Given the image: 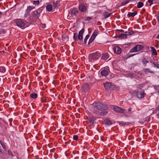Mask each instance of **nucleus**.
Masks as SVG:
<instances>
[{
  "label": "nucleus",
  "instance_id": "c85d7f7f",
  "mask_svg": "<svg viewBox=\"0 0 159 159\" xmlns=\"http://www.w3.org/2000/svg\"><path fill=\"white\" fill-rule=\"evenodd\" d=\"M137 91L138 90L132 91L130 92V93L131 94L135 96L137 95Z\"/></svg>",
  "mask_w": 159,
  "mask_h": 159
},
{
  "label": "nucleus",
  "instance_id": "f257e3e1",
  "mask_svg": "<svg viewBox=\"0 0 159 159\" xmlns=\"http://www.w3.org/2000/svg\"><path fill=\"white\" fill-rule=\"evenodd\" d=\"M93 106L97 109L99 111H106L108 107L106 104L102 103L99 102H96L93 104Z\"/></svg>",
  "mask_w": 159,
  "mask_h": 159
},
{
  "label": "nucleus",
  "instance_id": "a18cd8bd",
  "mask_svg": "<svg viewBox=\"0 0 159 159\" xmlns=\"http://www.w3.org/2000/svg\"><path fill=\"white\" fill-rule=\"evenodd\" d=\"M92 17H88L86 18L85 20H86L89 21L92 19Z\"/></svg>",
  "mask_w": 159,
  "mask_h": 159
},
{
  "label": "nucleus",
  "instance_id": "473e14b6",
  "mask_svg": "<svg viewBox=\"0 0 159 159\" xmlns=\"http://www.w3.org/2000/svg\"><path fill=\"white\" fill-rule=\"evenodd\" d=\"M94 39L95 38H94L91 36L89 41L88 44H89L92 43Z\"/></svg>",
  "mask_w": 159,
  "mask_h": 159
},
{
  "label": "nucleus",
  "instance_id": "052dcab7",
  "mask_svg": "<svg viewBox=\"0 0 159 159\" xmlns=\"http://www.w3.org/2000/svg\"><path fill=\"white\" fill-rule=\"evenodd\" d=\"M143 12H144L145 11V9H143Z\"/></svg>",
  "mask_w": 159,
  "mask_h": 159
},
{
  "label": "nucleus",
  "instance_id": "603ef678",
  "mask_svg": "<svg viewBox=\"0 0 159 159\" xmlns=\"http://www.w3.org/2000/svg\"><path fill=\"white\" fill-rule=\"evenodd\" d=\"M150 62L151 63L153 64H154V63H155L154 62V61L152 60L150 61Z\"/></svg>",
  "mask_w": 159,
  "mask_h": 159
},
{
  "label": "nucleus",
  "instance_id": "f8f14e48",
  "mask_svg": "<svg viewBox=\"0 0 159 159\" xmlns=\"http://www.w3.org/2000/svg\"><path fill=\"white\" fill-rule=\"evenodd\" d=\"M60 1L57 0L56 1H54L53 2L52 6L54 8H58L60 6Z\"/></svg>",
  "mask_w": 159,
  "mask_h": 159
},
{
  "label": "nucleus",
  "instance_id": "c756f323",
  "mask_svg": "<svg viewBox=\"0 0 159 159\" xmlns=\"http://www.w3.org/2000/svg\"><path fill=\"white\" fill-rule=\"evenodd\" d=\"M78 36V34L76 33H74L73 39L75 41H77L78 40V39L77 37Z\"/></svg>",
  "mask_w": 159,
  "mask_h": 159
},
{
  "label": "nucleus",
  "instance_id": "cd10ccee",
  "mask_svg": "<svg viewBox=\"0 0 159 159\" xmlns=\"http://www.w3.org/2000/svg\"><path fill=\"white\" fill-rule=\"evenodd\" d=\"M6 69L3 66H0V72L2 73H4L6 72Z\"/></svg>",
  "mask_w": 159,
  "mask_h": 159
},
{
  "label": "nucleus",
  "instance_id": "9b49d317",
  "mask_svg": "<svg viewBox=\"0 0 159 159\" xmlns=\"http://www.w3.org/2000/svg\"><path fill=\"white\" fill-rule=\"evenodd\" d=\"M145 95L144 91H137V97L139 98H142L144 97Z\"/></svg>",
  "mask_w": 159,
  "mask_h": 159
},
{
  "label": "nucleus",
  "instance_id": "4468645a",
  "mask_svg": "<svg viewBox=\"0 0 159 159\" xmlns=\"http://www.w3.org/2000/svg\"><path fill=\"white\" fill-rule=\"evenodd\" d=\"M82 89L83 91L87 92L89 89V86L88 84H84L82 87Z\"/></svg>",
  "mask_w": 159,
  "mask_h": 159
},
{
  "label": "nucleus",
  "instance_id": "f03ea898",
  "mask_svg": "<svg viewBox=\"0 0 159 159\" xmlns=\"http://www.w3.org/2000/svg\"><path fill=\"white\" fill-rule=\"evenodd\" d=\"M16 25L22 29H24L28 26V25L27 24L26 21H24L23 20L21 19H18L16 21Z\"/></svg>",
  "mask_w": 159,
  "mask_h": 159
},
{
  "label": "nucleus",
  "instance_id": "338daca9",
  "mask_svg": "<svg viewBox=\"0 0 159 159\" xmlns=\"http://www.w3.org/2000/svg\"><path fill=\"white\" fill-rule=\"evenodd\" d=\"M2 12H1V11H0V15H1L2 14Z\"/></svg>",
  "mask_w": 159,
  "mask_h": 159
},
{
  "label": "nucleus",
  "instance_id": "a211bd4d",
  "mask_svg": "<svg viewBox=\"0 0 159 159\" xmlns=\"http://www.w3.org/2000/svg\"><path fill=\"white\" fill-rule=\"evenodd\" d=\"M109 57L108 54L105 53L103 54L102 57V58L103 60H106Z\"/></svg>",
  "mask_w": 159,
  "mask_h": 159
},
{
  "label": "nucleus",
  "instance_id": "6e6d98bb",
  "mask_svg": "<svg viewBox=\"0 0 159 159\" xmlns=\"http://www.w3.org/2000/svg\"><path fill=\"white\" fill-rule=\"evenodd\" d=\"M156 67L157 68L159 69V64H157V65Z\"/></svg>",
  "mask_w": 159,
  "mask_h": 159
},
{
  "label": "nucleus",
  "instance_id": "de8ad7c7",
  "mask_svg": "<svg viewBox=\"0 0 159 159\" xmlns=\"http://www.w3.org/2000/svg\"><path fill=\"white\" fill-rule=\"evenodd\" d=\"M29 13H28L27 12H25V13L24 15V16L25 17H26L28 16Z\"/></svg>",
  "mask_w": 159,
  "mask_h": 159
},
{
  "label": "nucleus",
  "instance_id": "0eeeda50",
  "mask_svg": "<svg viewBox=\"0 0 159 159\" xmlns=\"http://www.w3.org/2000/svg\"><path fill=\"white\" fill-rule=\"evenodd\" d=\"M42 11V9L41 8H39L37 10L34 11L33 12V16L35 17V19L39 18L40 16V14Z\"/></svg>",
  "mask_w": 159,
  "mask_h": 159
},
{
  "label": "nucleus",
  "instance_id": "c03bdc74",
  "mask_svg": "<svg viewBox=\"0 0 159 159\" xmlns=\"http://www.w3.org/2000/svg\"><path fill=\"white\" fill-rule=\"evenodd\" d=\"M150 117L149 116L148 117L146 118V120H145V121H146L147 122H148L150 120Z\"/></svg>",
  "mask_w": 159,
  "mask_h": 159
},
{
  "label": "nucleus",
  "instance_id": "3c124183",
  "mask_svg": "<svg viewBox=\"0 0 159 159\" xmlns=\"http://www.w3.org/2000/svg\"><path fill=\"white\" fill-rule=\"evenodd\" d=\"M131 55H130V54H128L127 55V58H128L129 57H131Z\"/></svg>",
  "mask_w": 159,
  "mask_h": 159
},
{
  "label": "nucleus",
  "instance_id": "c9c22d12",
  "mask_svg": "<svg viewBox=\"0 0 159 159\" xmlns=\"http://www.w3.org/2000/svg\"><path fill=\"white\" fill-rule=\"evenodd\" d=\"M145 71V72L150 73H154L153 71H150V70L148 69H144Z\"/></svg>",
  "mask_w": 159,
  "mask_h": 159
},
{
  "label": "nucleus",
  "instance_id": "09e8293b",
  "mask_svg": "<svg viewBox=\"0 0 159 159\" xmlns=\"http://www.w3.org/2000/svg\"><path fill=\"white\" fill-rule=\"evenodd\" d=\"M157 20L158 23H159V13L157 16Z\"/></svg>",
  "mask_w": 159,
  "mask_h": 159
},
{
  "label": "nucleus",
  "instance_id": "680f3d73",
  "mask_svg": "<svg viewBox=\"0 0 159 159\" xmlns=\"http://www.w3.org/2000/svg\"><path fill=\"white\" fill-rule=\"evenodd\" d=\"M120 31L123 32L124 31V30H119Z\"/></svg>",
  "mask_w": 159,
  "mask_h": 159
},
{
  "label": "nucleus",
  "instance_id": "aec40b11",
  "mask_svg": "<svg viewBox=\"0 0 159 159\" xmlns=\"http://www.w3.org/2000/svg\"><path fill=\"white\" fill-rule=\"evenodd\" d=\"M53 6L51 4H48L46 6V10L48 11H51L52 9Z\"/></svg>",
  "mask_w": 159,
  "mask_h": 159
},
{
  "label": "nucleus",
  "instance_id": "7c9ffc66",
  "mask_svg": "<svg viewBox=\"0 0 159 159\" xmlns=\"http://www.w3.org/2000/svg\"><path fill=\"white\" fill-rule=\"evenodd\" d=\"M148 62V61L146 60L145 58L143 59L142 61V63L145 66H146L147 63Z\"/></svg>",
  "mask_w": 159,
  "mask_h": 159
},
{
  "label": "nucleus",
  "instance_id": "49530a36",
  "mask_svg": "<svg viewBox=\"0 0 159 159\" xmlns=\"http://www.w3.org/2000/svg\"><path fill=\"white\" fill-rule=\"evenodd\" d=\"M93 113L95 114H97V115H98V114L99 113V112L98 111H96V110L93 111Z\"/></svg>",
  "mask_w": 159,
  "mask_h": 159
},
{
  "label": "nucleus",
  "instance_id": "2f4dec72",
  "mask_svg": "<svg viewBox=\"0 0 159 159\" xmlns=\"http://www.w3.org/2000/svg\"><path fill=\"white\" fill-rule=\"evenodd\" d=\"M89 34H87V35H86L84 39V44H86L87 43V41L88 39L89 38Z\"/></svg>",
  "mask_w": 159,
  "mask_h": 159
},
{
  "label": "nucleus",
  "instance_id": "7ed1b4c3",
  "mask_svg": "<svg viewBox=\"0 0 159 159\" xmlns=\"http://www.w3.org/2000/svg\"><path fill=\"white\" fill-rule=\"evenodd\" d=\"M100 56V54L98 52L90 54L89 56V60L91 61H93L97 60Z\"/></svg>",
  "mask_w": 159,
  "mask_h": 159
},
{
  "label": "nucleus",
  "instance_id": "5701e85b",
  "mask_svg": "<svg viewBox=\"0 0 159 159\" xmlns=\"http://www.w3.org/2000/svg\"><path fill=\"white\" fill-rule=\"evenodd\" d=\"M37 94L36 93H33L30 94V96L32 98L35 99L37 97Z\"/></svg>",
  "mask_w": 159,
  "mask_h": 159
},
{
  "label": "nucleus",
  "instance_id": "39448f33",
  "mask_svg": "<svg viewBox=\"0 0 159 159\" xmlns=\"http://www.w3.org/2000/svg\"><path fill=\"white\" fill-rule=\"evenodd\" d=\"M144 48V46L142 45L138 44L132 48L130 50V52H135L141 50Z\"/></svg>",
  "mask_w": 159,
  "mask_h": 159
},
{
  "label": "nucleus",
  "instance_id": "5fc2aeb1",
  "mask_svg": "<svg viewBox=\"0 0 159 159\" xmlns=\"http://www.w3.org/2000/svg\"><path fill=\"white\" fill-rule=\"evenodd\" d=\"M153 64L154 65V67H155V66H157V64H156L155 63H154V64Z\"/></svg>",
  "mask_w": 159,
  "mask_h": 159
},
{
  "label": "nucleus",
  "instance_id": "a19ab883",
  "mask_svg": "<svg viewBox=\"0 0 159 159\" xmlns=\"http://www.w3.org/2000/svg\"><path fill=\"white\" fill-rule=\"evenodd\" d=\"M153 0H148V2L150 3V6H151L153 4Z\"/></svg>",
  "mask_w": 159,
  "mask_h": 159
},
{
  "label": "nucleus",
  "instance_id": "bf43d9fd",
  "mask_svg": "<svg viewBox=\"0 0 159 159\" xmlns=\"http://www.w3.org/2000/svg\"><path fill=\"white\" fill-rule=\"evenodd\" d=\"M157 39H159V34L157 36Z\"/></svg>",
  "mask_w": 159,
  "mask_h": 159
},
{
  "label": "nucleus",
  "instance_id": "37998d69",
  "mask_svg": "<svg viewBox=\"0 0 159 159\" xmlns=\"http://www.w3.org/2000/svg\"><path fill=\"white\" fill-rule=\"evenodd\" d=\"M78 38L79 40H81L83 39V36L78 35Z\"/></svg>",
  "mask_w": 159,
  "mask_h": 159
},
{
  "label": "nucleus",
  "instance_id": "ea45409f",
  "mask_svg": "<svg viewBox=\"0 0 159 159\" xmlns=\"http://www.w3.org/2000/svg\"><path fill=\"white\" fill-rule=\"evenodd\" d=\"M125 33H128L129 35H132V34H134V32H133V31H129V32L126 31Z\"/></svg>",
  "mask_w": 159,
  "mask_h": 159
},
{
  "label": "nucleus",
  "instance_id": "8fccbe9b",
  "mask_svg": "<svg viewBox=\"0 0 159 159\" xmlns=\"http://www.w3.org/2000/svg\"><path fill=\"white\" fill-rule=\"evenodd\" d=\"M8 154L9 155L12 156V153L11 152L8 151Z\"/></svg>",
  "mask_w": 159,
  "mask_h": 159
},
{
  "label": "nucleus",
  "instance_id": "e433bc0d",
  "mask_svg": "<svg viewBox=\"0 0 159 159\" xmlns=\"http://www.w3.org/2000/svg\"><path fill=\"white\" fill-rule=\"evenodd\" d=\"M78 136L77 135H74L73 137V139L74 140H77L78 139Z\"/></svg>",
  "mask_w": 159,
  "mask_h": 159
},
{
  "label": "nucleus",
  "instance_id": "864d4df0",
  "mask_svg": "<svg viewBox=\"0 0 159 159\" xmlns=\"http://www.w3.org/2000/svg\"><path fill=\"white\" fill-rule=\"evenodd\" d=\"M131 111V109L130 108H129L128 109V111H129V113L130 111Z\"/></svg>",
  "mask_w": 159,
  "mask_h": 159
},
{
  "label": "nucleus",
  "instance_id": "9d476101",
  "mask_svg": "<svg viewBox=\"0 0 159 159\" xmlns=\"http://www.w3.org/2000/svg\"><path fill=\"white\" fill-rule=\"evenodd\" d=\"M108 68V69L109 68V67L107 66V67H106L107 70H106L105 68L104 69L102 70L101 72V74L102 76H106L108 75L109 72L107 70Z\"/></svg>",
  "mask_w": 159,
  "mask_h": 159
},
{
  "label": "nucleus",
  "instance_id": "13d9d810",
  "mask_svg": "<svg viewBox=\"0 0 159 159\" xmlns=\"http://www.w3.org/2000/svg\"><path fill=\"white\" fill-rule=\"evenodd\" d=\"M2 150L1 149V147L0 146V152H2Z\"/></svg>",
  "mask_w": 159,
  "mask_h": 159
},
{
  "label": "nucleus",
  "instance_id": "6e6552de",
  "mask_svg": "<svg viewBox=\"0 0 159 159\" xmlns=\"http://www.w3.org/2000/svg\"><path fill=\"white\" fill-rule=\"evenodd\" d=\"M79 10L82 12H86L88 9L87 6L83 4H80L79 5Z\"/></svg>",
  "mask_w": 159,
  "mask_h": 159
},
{
  "label": "nucleus",
  "instance_id": "4d7b16f0",
  "mask_svg": "<svg viewBox=\"0 0 159 159\" xmlns=\"http://www.w3.org/2000/svg\"><path fill=\"white\" fill-rule=\"evenodd\" d=\"M138 32V31H133V32H134V34H135Z\"/></svg>",
  "mask_w": 159,
  "mask_h": 159
},
{
  "label": "nucleus",
  "instance_id": "4c0bfd02",
  "mask_svg": "<svg viewBox=\"0 0 159 159\" xmlns=\"http://www.w3.org/2000/svg\"><path fill=\"white\" fill-rule=\"evenodd\" d=\"M40 26L43 29H45L46 27V25L45 24H41Z\"/></svg>",
  "mask_w": 159,
  "mask_h": 159
},
{
  "label": "nucleus",
  "instance_id": "1a4fd4ad",
  "mask_svg": "<svg viewBox=\"0 0 159 159\" xmlns=\"http://www.w3.org/2000/svg\"><path fill=\"white\" fill-rule=\"evenodd\" d=\"M78 14V11L76 9L73 8L69 12L68 16H70V14L72 16H74L75 17H77V14Z\"/></svg>",
  "mask_w": 159,
  "mask_h": 159
},
{
  "label": "nucleus",
  "instance_id": "dca6fc26",
  "mask_svg": "<svg viewBox=\"0 0 159 159\" xmlns=\"http://www.w3.org/2000/svg\"><path fill=\"white\" fill-rule=\"evenodd\" d=\"M137 14V11H135L134 12H128L127 15V16L128 18L130 17H134Z\"/></svg>",
  "mask_w": 159,
  "mask_h": 159
},
{
  "label": "nucleus",
  "instance_id": "ddd939ff",
  "mask_svg": "<svg viewBox=\"0 0 159 159\" xmlns=\"http://www.w3.org/2000/svg\"><path fill=\"white\" fill-rule=\"evenodd\" d=\"M113 50L114 52L117 54H119L121 51V49L117 46L114 47L113 48Z\"/></svg>",
  "mask_w": 159,
  "mask_h": 159
},
{
  "label": "nucleus",
  "instance_id": "f704fd0d",
  "mask_svg": "<svg viewBox=\"0 0 159 159\" xmlns=\"http://www.w3.org/2000/svg\"><path fill=\"white\" fill-rule=\"evenodd\" d=\"M84 32V29H82L81 30H80L79 33V35L82 36L83 34V33Z\"/></svg>",
  "mask_w": 159,
  "mask_h": 159
},
{
  "label": "nucleus",
  "instance_id": "423d86ee",
  "mask_svg": "<svg viewBox=\"0 0 159 159\" xmlns=\"http://www.w3.org/2000/svg\"><path fill=\"white\" fill-rule=\"evenodd\" d=\"M111 108L116 112L118 113L124 114L125 112V109L114 105H112L111 106Z\"/></svg>",
  "mask_w": 159,
  "mask_h": 159
},
{
  "label": "nucleus",
  "instance_id": "79ce46f5",
  "mask_svg": "<svg viewBox=\"0 0 159 159\" xmlns=\"http://www.w3.org/2000/svg\"><path fill=\"white\" fill-rule=\"evenodd\" d=\"M128 122H125V123H124L123 122V123H122V125L123 126H126L127 125H128Z\"/></svg>",
  "mask_w": 159,
  "mask_h": 159
},
{
  "label": "nucleus",
  "instance_id": "2eb2a0df",
  "mask_svg": "<svg viewBox=\"0 0 159 159\" xmlns=\"http://www.w3.org/2000/svg\"><path fill=\"white\" fill-rule=\"evenodd\" d=\"M35 8V6H28L27 8L25 10V12L30 13V11Z\"/></svg>",
  "mask_w": 159,
  "mask_h": 159
},
{
  "label": "nucleus",
  "instance_id": "393cba45",
  "mask_svg": "<svg viewBox=\"0 0 159 159\" xmlns=\"http://www.w3.org/2000/svg\"><path fill=\"white\" fill-rule=\"evenodd\" d=\"M127 34H123L119 35V37L121 39H126L127 38Z\"/></svg>",
  "mask_w": 159,
  "mask_h": 159
},
{
  "label": "nucleus",
  "instance_id": "f3484780",
  "mask_svg": "<svg viewBox=\"0 0 159 159\" xmlns=\"http://www.w3.org/2000/svg\"><path fill=\"white\" fill-rule=\"evenodd\" d=\"M104 123L107 125H111L112 124L111 121L108 119H107L104 121Z\"/></svg>",
  "mask_w": 159,
  "mask_h": 159
},
{
  "label": "nucleus",
  "instance_id": "e2e57ef3",
  "mask_svg": "<svg viewBox=\"0 0 159 159\" xmlns=\"http://www.w3.org/2000/svg\"><path fill=\"white\" fill-rule=\"evenodd\" d=\"M2 33V31L1 30H0V34H1Z\"/></svg>",
  "mask_w": 159,
  "mask_h": 159
},
{
  "label": "nucleus",
  "instance_id": "20e7f679",
  "mask_svg": "<svg viewBox=\"0 0 159 159\" xmlns=\"http://www.w3.org/2000/svg\"><path fill=\"white\" fill-rule=\"evenodd\" d=\"M104 86L107 91L113 90L116 88V86L111 82H106L104 84Z\"/></svg>",
  "mask_w": 159,
  "mask_h": 159
},
{
  "label": "nucleus",
  "instance_id": "a878e982",
  "mask_svg": "<svg viewBox=\"0 0 159 159\" xmlns=\"http://www.w3.org/2000/svg\"><path fill=\"white\" fill-rule=\"evenodd\" d=\"M98 34V32L97 30H95L94 31L93 33L92 36L94 38H95L97 36Z\"/></svg>",
  "mask_w": 159,
  "mask_h": 159
},
{
  "label": "nucleus",
  "instance_id": "72a5a7b5",
  "mask_svg": "<svg viewBox=\"0 0 159 159\" xmlns=\"http://www.w3.org/2000/svg\"><path fill=\"white\" fill-rule=\"evenodd\" d=\"M0 143L2 147L4 149L6 148V145L5 143L1 140H0Z\"/></svg>",
  "mask_w": 159,
  "mask_h": 159
},
{
  "label": "nucleus",
  "instance_id": "4be33fe9",
  "mask_svg": "<svg viewBox=\"0 0 159 159\" xmlns=\"http://www.w3.org/2000/svg\"><path fill=\"white\" fill-rule=\"evenodd\" d=\"M108 114V112L107 111H102L101 112L99 115L101 116H104Z\"/></svg>",
  "mask_w": 159,
  "mask_h": 159
},
{
  "label": "nucleus",
  "instance_id": "0e129e2a",
  "mask_svg": "<svg viewBox=\"0 0 159 159\" xmlns=\"http://www.w3.org/2000/svg\"><path fill=\"white\" fill-rule=\"evenodd\" d=\"M157 116L159 117V109L158 113L157 114Z\"/></svg>",
  "mask_w": 159,
  "mask_h": 159
},
{
  "label": "nucleus",
  "instance_id": "b1692460",
  "mask_svg": "<svg viewBox=\"0 0 159 159\" xmlns=\"http://www.w3.org/2000/svg\"><path fill=\"white\" fill-rule=\"evenodd\" d=\"M111 14V13H109L107 12H105L103 15L104 17L105 18H108L110 16Z\"/></svg>",
  "mask_w": 159,
  "mask_h": 159
},
{
  "label": "nucleus",
  "instance_id": "6ab92c4d",
  "mask_svg": "<svg viewBox=\"0 0 159 159\" xmlns=\"http://www.w3.org/2000/svg\"><path fill=\"white\" fill-rule=\"evenodd\" d=\"M150 48L152 50V54L154 55H157V53L155 48L153 47H150Z\"/></svg>",
  "mask_w": 159,
  "mask_h": 159
},
{
  "label": "nucleus",
  "instance_id": "69168bd1",
  "mask_svg": "<svg viewBox=\"0 0 159 159\" xmlns=\"http://www.w3.org/2000/svg\"><path fill=\"white\" fill-rule=\"evenodd\" d=\"M136 54H132V55H131V57H132V56L135 55Z\"/></svg>",
  "mask_w": 159,
  "mask_h": 159
},
{
  "label": "nucleus",
  "instance_id": "412c9836",
  "mask_svg": "<svg viewBox=\"0 0 159 159\" xmlns=\"http://www.w3.org/2000/svg\"><path fill=\"white\" fill-rule=\"evenodd\" d=\"M143 3L141 2H139L137 5V7L138 8H140L143 7Z\"/></svg>",
  "mask_w": 159,
  "mask_h": 159
},
{
  "label": "nucleus",
  "instance_id": "774afa93",
  "mask_svg": "<svg viewBox=\"0 0 159 159\" xmlns=\"http://www.w3.org/2000/svg\"><path fill=\"white\" fill-rule=\"evenodd\" d=\"M90 122H92V120H90Z\"/></svg>",
  "mask_w": 159,
  "mask_h": 159
},
{
  "label": "nucleus",
  "instance_id": "bb28decb",
  "mask_svg": "<svg viewBox=\"0 0 159 159\" xmlns=\"http://www.w3.org/2000/svg\"><path fill=\"white\" fill-rule=\"evenodd\" d=\"M32 2L34 5L35 6L38 5L40 3L39 0L33 1H32Z\"/></svg>",
  "mask_w": 159,
  "mask_h": 159
},
{
  "label": "nucleus",
  "instance_id": "58836bf2",
  "mask_svg": "<svg viewBox=\"0 0 159 159\" xmlns=\"http://www.w3.org/2000/svg\"><path fill=\"white\" fill-rule=\"evenodd\" d=\"M154 88L155 89L156 93L158 92L159 93V86H158L157 87H154Z\"/></svg>",
  "mask_w": 159,
  "mask_h": 159
}]
</instances>
